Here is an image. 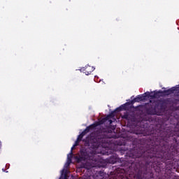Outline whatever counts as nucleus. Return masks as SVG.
Instances as JSON below:
<instances>
[{"mask_svg":"<svg viewBox=\"0 0 179 179\" xmlns=\"http://www.w3.org/2000/svg\"><path fill=\"white\" fill-rule=\"evenodd\" d=\"M150 143L145 141L141 144L138 138L131 141L117 142L119 152L127 155L129 159L125 160V167L128 171L134 174V179H155L153 170L160 169L164 163L166 170H177L179 167V122L176 125L163 128H156L145 133Z\"/></svg>","mask_w":179,"mask_h":179,"instance_id":"f257e3e1","label":"nucleus"},{"mask_svg":"<svg viewBox=\"0 0 179 179\" xmlns=\"http://www.w3.org/2000/svg\"><path fill=\"white\" fill-rule=\"evenodd\" d=\"M136 103V101L135 99H132L131 101L129 102H126L124 104L121 105L120 107L116 108V111H127L124 113L123 115H122V118L123 120H127V121H134L135 120V114L134 112H129V110H132V108H138V106L135 108L134 106V104Z\"/></svg>","mask_w":179,"mask_h":179,"instance_id":"f03ea898","label":"nucleus"},{"mask_svg":"<svg viewBox=\"0 0 179 179\" xmlns=\"http://www.w3.org/2000/svg\"><path fill=\"white\" fill-rule=\"evenodd\" d=\"M91 143H93L95 148H98L100 146H107L110 143L107 131H101L91 139Z\"/></svg>","mask_w":179,"mask_h":179,"instance_id":"7ed1b4c3","label":"nucleus"},{"mask_svg":"<svg viewBox=\"0 0 179 179\" xmlns=\"http://www.w3.org/2000/svg\"><path fill=\"white\" fill-rule=\"evenodd\" d=\"M145 113L148 115H160L159 105L155 104V106H150L148 108H145Z\"/></svg>","mask_w":179,"mask_h":179,"instance_id":"20e7f679","label":"nucleus"},{"mask_svg":"<svg viewBox=\"0 0 179 179\" xmlns=\"http://www.w3.org/2000/svg\"><path fill=\"white\" fill-rule=\"evenodd\" d=\"M76 160L78 163L80 162H86V160H90V156H89V153L85 149H82L80 150V155L76 157Z\"/></svg>","mask_w":179,"mask_h":179,"instance_id":"39448f33","label":"nucleus"},{"mask_svg":"<svg viewBox=\"0 0 179 179\" xmlns=\"http://www.w3.org/2000/svg\"><path fill=\"white\" fill-rule=\"evenodd\" d=\"M164 92V94H173V93L175 94V96L178 98L177 100L179 101V87H173L169 90H165L164 91H162Z\"/></svg>","mask_w":179,"mask_h":179,"instance_id":"423d86ee","label":"nucleus"},{"mask_svg":"<svg viewBox=\"0 0 179 179\" xmlns=\"http://www.w3.org/2000/svg\"><path fill=\"white\" fill-rule=\"evenodd\" d=\"M124 173H125V170L117 168L116 171H115V176L110 179H125L124 177Z\"/></svg>","mask_w":179,"mask_h":179,"instance_id":"0eeeda50","label":"nucleus"},{"mask_svg":"<svg viewBox=\"0 0 179 179\" xmlns=\"http://www.w3.org/2000/svg\"><path fill=\"white\" fill-rule=\"evenodd\" d=\"M162 96H164V92L162 90L150 92V99H160Z\"/></svg>","mask_w":179,"mask_h":179,"instance_id":"6e6552de","label":"nucleus"},{"mask_svg":"<svg viewBox=\"0 0 179 179\" xmlns=\"http://www.w3.org/2000/svg\"><path fill=\"white\" fill-rule=\"evenodd\" d=\"M81 71H83L85 75H90V73L94 71V67L87 65L85 67H83Z\"/></svg>","mask_w":179,"mask_h":179,"instance_id":"1a4fd4ad","label":"nucleus"},{"mask_svg":"<svg viewBox=\"0 0 179 179\" xmlns=\"http://www.w3.org/2000/svg\"><path fill=\"white\" fill-rule=\"evenodd\" d=\"M115 109L114 111H112L109 115H107L106 118L108 121L109 125L111 126L113 124V120H110V118H114L115 117V113H118V111Z\"/></svg>","mask_w":179,"mask_h":179,"instance_id":"9d476101","label":"nucleus"},{"mask_svg":"<svg viewBox=\"0 0 179 179\" xmlns=\"http://www.w3.org/2000/svg\"><path fill=\"white\" fill-rule=\"evenodd\" d=\"M117 161H118V155H117V154H113L108 159V163H110V164H114L117 163Z\"/></svg>","mask_w":179,"mask_h":179,"instance_id":"9b49d317","label":"nucleus"},{"mask_svg":"<svg viewBox=\"0 0 179 179\" xmlns=\"http://www.w3.org/2000/svg\"><path fill=\"white\" fill-rule=\"evenodd\" d=\"M139 96H140V99H141V101H145V100H147V99H150V92H145L144 94H141Z\"/></svg>","mask_w":179,"mask_h":179,"instance_id":"f8f14e48","label":"nucleus"},{"mask_svg":"<svg viewBox=\"0 0 179 179\" xmlns=\"http://www.w3.org/2000/svg\"><path fill=\"white\" fill-rule=\"evenodd\" d=\"M101 155H105L108 156L109 155L113 154V150L108 148H102V150L100 152Z\"/></svg>","mask_w":179,"mask_h":179,"instance_id":"ddd939ff","label":"nucleus"},{"mask_svg":"<svg viewBox=\"0 0 179 179\" xmlns=\"http://www.w3.org/2000/svg\"><path fill=\"white\" fill-rule=\"evenodd\" d=\"M104 176V172L103 171H97L96 175H94V179H101L100 177Z\"/></svg>","mask_w":179,"mask_h":179,"instance_id":"4468645a","label":"nucleus"},{"mask_svg":"<svg viewBox=\"0 0 179 179\" xmlns=\"http://www.w3.org/2000/svg\"><path fill=\"white\" fill-rule=\"evenodd\" d=\"M96 123V124L98 125V127L99 125H103V124H106L107 122H108V119H107V117H103L101 120H99L98 122H95Z\"/></svg>","mask_w":179,"mask_h":179,"instance_id":"2eb2a0df","label":"nucleus"},{"mask_svg":"<svg viewBox=\"0 0 179 179\" xmlns=\"http://www.w3.org/2000/svg\"><path fill=\"white\" fill-rule=\"evenodd\" d=\"M98 125L97 123H96V122L93 124H92L91 125L88 126L86 127V129L87 130H89V131L90 132V131H93V129H96V128H97Z\"/></svg>","mask_w":179,"mask_h":179,"instance_id":"dca6fc26","label":"nucleus"},{"mask_svg":"<svg viewBox=\"0 0 179 179\" xmlns=\"http://www.w3.org/2000/svg\"><path fill=\"white\" fill-rule=\"evenodd\" d=\"M80 142V141H79L78 139L76 141L75 144L71 148V152H70V155H73V149H75L76 146H78L79 145V143Z\"/></svg>","mask_w":179,"mask_h":179,"instance_id":"f3484780","label":"nucleus"},{"mask_svg":"<svg viewBox=\"0 0 179 179\" xmlns=\"http://www.w3.org/2000/svg\"><path fill=\"white\" fill-rule=\"evenodd\" d=\"M106 164H103V163H101V162H98L96 164V166H95V167H98V169H105V167H106Z\"/></svg>","mask_w":179,"mask_h":179,"instance_id":"a211bd4d","label":"nucleus"},{"mask_svg":"<svg viewBox=\"0 0 179 179\" xmlns=\"http://www.w3.org/2000/svg\"><path fill=\"white\" fill-rule=\"evenodd\" d=\"M72 156H73V155H71V153H69L67 155V163H68V166L71 165V163H72Z\"/></svg>","mask_w":179,"mask_h":179,"instance_id":"6ab92c4d","label":"nucleus"},{"mask_svg":"<svg viewBox=\"0 0 179 179\" xmlns=\"http://www.w3.org/2000/svg\"><path fill=\"white\" fill-rule=\"evenodd\" d=\"M89 130L86 127V129L83 131H82L81 135L83 136H85V135H86V134H89Z\"/></svg>","mask_w":179,"mask_h":179,"instance_id":"aec40b11","label":"nucleus"},{"mask_svg":"<svg viewBox=\"0 0 179 179\" xmlns=\"http://www.w3.org/2000/svg\"><path fill=\"white\" fill-rule=\"evenodd\" d=\"M134 100H136V103H139V101H142L141 99V96L139 95H138L137 96H136L134 98Z\"/></svg>","mask_w":179,"mask_h":179,"instance_id":"412c9836","label":"nucleus"},{"mask_svg":"<svg viewBox=\"0 0 179 179\" xmlns=\"http://www.w3.org/2000/svg\"><path fill=\"white\" fill-rule=\"evenodd\" d=\"M83 134H80L78 138H77V140L80 141V142L82 141V139H83Z\"/></svg>","mask_w":179,"mask_h":179,"instance_id":"4be33fe9","label":"nucleus"},{"mask_svg":"<svg viewBox=\"0 0 179 179\" xmlns=\"http://www.w3.org/2000/svg\"><path fill=\"white\" fill-rule=\"evenodd\" d=\"M159 108H160L159 110H164V108H166L164 107L163 103H161L159 104Z\"/></svg>","mask_w":179,"mask_h":179,"instance_id":"5701e85b","label":"nucleus"},{"mask_svg":"<svg viewBox=\"0 0 179 179\" xmlns=\"http://www.w3.org/2000/svg\"><path fill=\"white\" fill-rule=\"evenodd\" d=\"M112 129H115V126H113Z\"/></svg>","mask_w":179,"mask_h":179,"instance_id":"b1692460","label":"nucleus"},{"mask_svg":"<svg viewBox=\"0 0 179 179\" xmlns=\"http://www.w3.org/2000/svg\"><path fill=\"white\" fill-rule=\"evenodd\" d=\"M66 167H69V166H68V162L66 164Z\"/></svg>","mask_w":179,"mask_h":179,"instance_id":"393cba45","label":"nucleus"},{"mask_svg":"<svg viewBox=\"0 0 179 179\" xmlns=\"http://www.w3.org/2000/svg\"><path fill=\"white\" fill-rule=\"evenodd\" d=\"M150 103H152V100H150Z\"/></svg>","mask_w":179,"mask_h":179,"instance_id":"a878e982","label":"nucleus"},{"mask_svg":"<svg viewBox=\"0 0 179 179\" xmlns=\"http://www.w3.org/2000/svg\"><path fill=\"white\" fill-rule=\"evenodd\" d=\"M1 145L0 144V149H1Z\"/></svg>","mask_w":179,"mask_h":179,"instance_id":"bb28decb","label":"nucleus"},{"mask_svg":"<svg viewBox=\"0 0 179 179\" xmlns=\"http://www.w3.org/2000/svg\"><path fill=\"white\" fill-rule=\"evenodd\" d=\"M59 179H66V178H59Z\"/></svg>","mask_w":179,"mask_h":179,"instance_id":"cd10ccee","label":"nucleus"}]
</instances>
